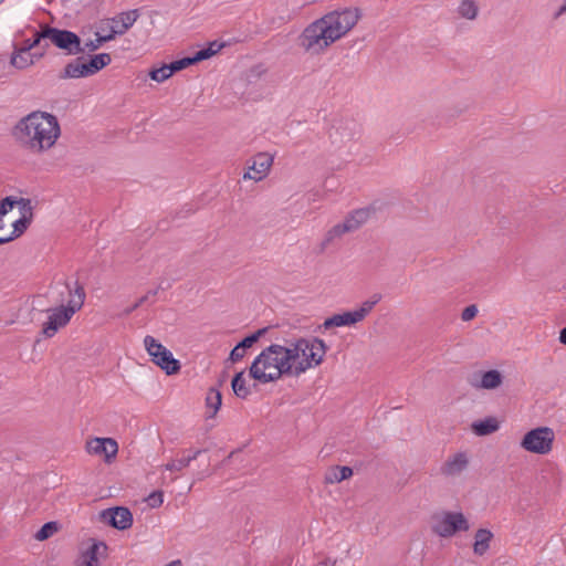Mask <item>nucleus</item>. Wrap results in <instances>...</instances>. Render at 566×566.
Here are the masks:
<instances>
[{
  "label": "nucleus",
  "instance_id": "1",
  "mask_svg": "<svg viewBox=\"0 0 566 566\" xmlns=\"http://www.w3.org/2000/svg\"><path fill=\"white\" fill-rule=\"evenodd\" d=\"M12 135L23 148L41 154L55 145L61 135V128L56 116L34 111L14 125Z\"/></svg>",
  "mask_w": 566,
  "mask_h": 566
},
{
  "label": "nucleus",
  "instance_id": "2",
  "mask_svg": "<svg viewBox=\"0 0 566 566\" xmlns=\"http://www.w3.org/2000/svg\"><path fill=\"white\" fill-rule=\"evenodd\" d=\"M302 364L286 365L282 355L281 344L265 347L252 361L249 376L261 384L279 380L283 376L298 377L304 374Z\"/></svg>",
  "mask_w": 566,
  "mask_h": 566
},
{
  "label": "nucleus",
  "instance_id": "3",
  "mask_svg": "<svg viewBox=\"0 0 566 566\" xmlns=\"http://www.w3.org/2000/svg\"><path fill=\"white\" fill-rule=\"evenodd\" d=\"M85 296L83 285L78 281H75V291L72 295V300H67L66 305L40 308L41 312L49 313L48 321L43 324L41 334L46 338H51L60 328L66 326L73 315L84 305Z\"/></svg>",
  "mask_w": 566,
  "mask_h": 566
},
{
  "label": "nucleus",
  "instance_id": "4",
  "mask_svg": "<svg viewBox=\"0 0 566 566\" xmlns=\"http://www.w3.org/2000/svg\"><path fill=\"white\" fill-rule=\"evenodd\" d=\"M377 208L370 205L349 212L343 222L332 227L322 241V250L326 249L336 239L342 238L346 233L355 232L360 229L371 217L376 214Z\"/></svg>",
  "mask_w": 566,
  "mask_h": 566
},
{
  "label": "nucleus",
  "instance_id": "5",
  "mask_svg": "<svg viewBox=\"0 0 566 566\" xmlns=\"http://www.w3.org/2000/svg\"><path fill=\"white\" fill-rule=\"evenodd\" d=\"M111 63L112 56L108 53L90 55L87 60L84 56H77L64 66L59 77L61 80L88 77Z\"/></svg>",
  "mask_w": 566,
  "mask_h": 566
},
{
  "label": "nucleus",
  "instance_id": "6",
  "mask_svg": "<svg viewBox=\"0 0 566 566\" xmlns=\"http://www.w3.org/2000/svg\"><path fill=\"white\" fill-rule=\"evenodd\" d=\"M360 15L361 13L358 8H344L331 11L319 19L328 31L327 33L336 42L357 24Z\"/></svg>",
  "mask_w": 566,
  "mask_h": 566
},
{
  "label": "nucleus",
  "instance_id": "7",
  "mask_svg": "<svg viewBox=\"0 0 566 566\" xmlns=\"http://www.w3.org/2000/svg\"><path fill=\"white\" fill-rule=\"evenodd\" d=\"M430 528L433 534L449 538L458 532H467L470 524L461 512L441 511L431 516Z\"/></svg>",
  "mask_w": 566,
  "mask_h": 566
},
{
  "label": "nucleus",
  "instance_id": "8",
  "mask_svg": "<svg viewBox=\"0 0 566 566\" xmlns=\"http://www.w3.org/2000/svg\"><path fill=\"white\" fill-rule=\"evenodd\" d=\"M324 23L317 19L310 23L297 38V44L305 52L319 54L334 43Z\"/></svg>",
  "mask_w": 566,
  "mask_h": 566
},
{
  "label": "nucleus",
  "instance_id": "9",
  "mask_svg": "<svg viewBox=\"0 0 566 566\" xmlns=\"http://www.w3.org/2000/svg\"><path fill=\"white\" fill-rule=\"evenodd\" d=\"M42 38H48L50 43L62 50L67 55L85 53V48L84 44L82 45L80 35L70 30L57 29L45 24Z\"/></svg>",
  "mask_w": 566,
  "mask_h": 566
},
{
  "label": "nucleus",
  "instance_id": "10",
  "mask_svg": "<svg viewBox=\"0 0 566 566\" xmlns=\"http://www.w3.org/2000/svg\"><path fill=\"white\" fill-rule=\"evenodd\" d=\"M144 345L151 357V361L160 367L167 375H175L180 370V363L174 358L171 352L150 335L144 338Z\"/></svg>",
  "mask_w": 566,
  "mask_h": 566
},
{
  "label": "nucleus",
  "instance_id": "11",
  "mask_svg": "<svg viewBox=\"0 0 566 566\" xmlns=\"http://www.w3.org/2000/svg\"><path fill=\"white\" fill-rule=\"evenodd\" d=\"M555 433L548 427L530 430L522 439L521 447L532 453L547 454L553 449Z\"/></svg>",
  "mask_w": 566,
  "mask_h": 566
},
{
  "label": "nucleus",
  "instance_id": "12",
  "mask_svg": "<svg viewBox=\"0 0 566 566\" xmlns=\"http://www.w3.org/2000/svg\"><path fill=\"white\" fill-rule=\"evenodd\" d=\"M308 348L301 352V359L296 364L306 365L304 373L311 368L321 365L328 349L325 342L318 337L307 338Z\"/></svg>",
  "mask_w": 566,
  "mask_h": 566
},
{
  "label": "nucleus",
  "instance_id": "13",
  "mask_svg": "<svg viewBox=\"0 0 566 566\" xmlns=\"http://www.w3.org/2000/svg\"><path fill=\"white\" fill-rule=\"evenodd\" d=\"M99 520L119 531L128 530L133 525V514L129 509L125 506H114L103 510L99 513Z\"/></svg>",
  "mask_w": 566,
  "mask_h": 566
},
{
  "label": "nucleus",
  "instance_id": "14",
  "mask_svg": "<svg viewBox=\"0 0 566 566\" xmlns=\"http://www.w3.org/2000/svg\"><path fill=\"white\" fill-rule=\"evenodd\" d=\"M273 164V157L266 153H259L252 158V164L248 166V171L243 175V179H252L260 181L264 179Z\"/></svg>",
  "mask_w": 566,
  "mask_h": 566
},
{
  "label": "nucleus",
  "instance_id": "15",
  "mask_svg": "<svg viewBox=\"0 0 566 566\" xmlns=\"http://www.w3.org/2000/svg\"><path fill=\"white\" fill-rule=\"evenodd\" d=\"M86 450L93 454H104L106 462H111L118 452V444L113 438H94L86 442Z\"/></svg>",
  "mask_w": 566,
  "mask_h": 566
},
{
  "label": "nucleus",
  "instance_id": "16",
  "mask_svg": "<svg viewBox=\"0 0 566 566\" xmlns=\"http://www.w3.org/2000/svg\"><path fill=\"white\" fill-rule=\"evenodd\" d=\"M138 17V10L134 9L126 12H120L116 17L109 19L107 24L109 25V30L114 38L116 35L126 33V31L136 22Z\"/></svg>",
  "mask_w": 566,
  "mask_h": 566
},
{
  "label": "nucleus",
  "instance_id": "17",
  "mask_svg": "<svg viewBox=\"0 0 566 566\" xmlns=\"http://www.w3.org/2000/svg\"><path fill=\"white\" fill-rule=\"evenodd\" d=\"M304 348H308L305 337L285 339V345H282V355L286 365H295L301 359V352H304Z\"/></svg>",
  "mask_w": 566,
  "mask_h": 566
},
{
  "label": "nucleus",
  "instance_id": "18",
  "mask_svg": "<svg viewBox=\"0 0 566 566\" xmlns=\"http://www.w3.org/2000/svg\"><path fill=\"white\" fill-rule=\"evenodd\" d=\"M469 467V458L465 452H458L449 457L440 468V473L444 476H457Z\"/></svg>",
  "mask_w": 566,
  "mask_h": 566
},
{
  "label": "nucleus",
  "instance_id": "19",
  "mask_svg": "<svg viewBox=\"0 0 566 566\" xmlns=\"http://www.w3.org/2000/svg\"><path fill=\"white\" fill-rule=\"evenodd\" d=\"M268 331L269 327H263L252 333L251 335L244 337L230 352L229 360H231L232 363L241 360L245 355V349L252 347L253 344H255Z\"/></svg>",
  "mask_w": 566,
  "mask_h": 566
},
{
  "label": "nucleus",
  "instance_id": "20",
  "mask_svg": "<svg viewBox=\"0 0 566 566\" xmlns=\"http://www.w3.org/2000/svg\"><path fill=\"white\" fill-rule=\"evenodd\" d=\"M335 135L339 142H350L359 137L360 125L354 119H344L335 127Z\"/></svg>",
  "mask_w": 566,
  "mask_h": 566
},
{
  "label": "nucleus",
  "instance_id": "21",
  "mask_svg": "<svg viewBox=\"0 0 566 566\" xmlns=\"http://www.w3.org/2000/svg\"><path fill=\"white\" fill-rule=\"evenodd\" d=\"M107 551V546L103 542H93V544L83 552L80 566H99L98 558Z\"/></svg>",
  "mask_w": 566,
  "mask_h": 566
},
{
  "label": "nucleus",
  "instance_id": "22",
  "mask_svg": "<svg viewBox=\"0 0 566 566\" xmlns=\"http://www.w3.org/2000/svg\"><path fill=\"white\" fill-rule=\"evenodd\" d=\"M503 382V376L502 374L496 370H488L482 374L480 382L470 381V384L475 388H482V389H495L500 387Z\"/></svg>",
  "mask_w": 566,
  "mask_h": 566
},
{
  "label": "nucleus",
  "instance_id": "23",
  "mask_svg": "<svg viewBox=\"0 0 566 566\" xmlns=\"http://www.w3.org/2000/svg\"><path fill=\"white\" fill-rule=\"evenodd\" d=\"M359 323L358 317L354 311L344 312L342 314H334L325 319L323 326L328 329L331 327L350 326Z\"/></svg>",
  "mask_w": 566,
  "mask_h": 566
},
{
  "label": "nucleus",
  "instance_id": "24",
  "mask_svg": "<svg viewBox=\"0 0 566 566\" xmlns=\"http://www.w3.org/2000/svg\"><path fill=\"white\" fill-rule=\"evenodd\" d=\"M493 538V533L486 528H479L474 535L473 552L475 555H484L489 548L490 543Z\"/></svg>",
  "mask_w": 566,
  "mask_h": 566
},
{
  "label": "nucleus",
  "instance_id": "25",
  "mask_svg": "<svg viewBox=\"0 0 566 566\" xmlns=\"http://www.w3.org/2000/svg\"><path fill=\"white\" fill-rule=\"evenodd\" d=\"M500 428V423L495 417H486L485 419L474 421L471 424L472 431L479 436L484 437L489 436Z\"/></svg>",
  "mask_w": 566,
  "mask_h": 566
},
{
  "label": "nucleus",
  "instance_id": "26",
  "mask_svg": "<svg viewBox=\"0 0 566 566\" xmlns=\"http://www.w3.org/2000/svg\"><path fill=\"white\" fill-rule=\"evenodd\" d=\"M75 291V284L72 286L69 282H64L62 284H57L51 289L52 293V303L56 306L64 305L65 297L69 296V300H72V295Z\"/></svg>",
  "mask_w": 566,
  "mask_h": 566
},
{
  "label": "nucleus",
  "instance_id": "27",
  "mask_svg": "<svg viewBox=\"0 0 566 566\" xmlns=\"http://www.w3.org/2000/svg\"><path fill=\"white\" fill-rule=\"evenodd\" d=\"M353 475L350 467H332L325 474L324 481L326 484L339 483Z\"/></svg>",
  "mask_w": 566,
  "mask_h": 566
},
{
  "label": "nucleus",
  "instance_id": "28",
  "mask_svg": "<svg viewBox=\"0 0 566 566\" xmlns=\"http://www.w3.org/2000/svg\"><path fill=\"white\" fill-rule=\"evenodd\" d=\"M14 50L10 59V64L18 69V70H24L29 66H31L34 63V60L32 59V54L30 52H22L20 51V48H18L15 44L13 45Z\"/></svg>",
  "mask_w": 566,
  "mask_h": 566
},
{
  "label": "nucleus",
  "instance_id": "29",
  "mask_svg": "<svg viewBox=\"0 0 566 566\" xmlns=\"http://www.w3.org/2000/svg\"><path fill=\"white\" fill-rule=\"evenodd\" d=\"M31 222H32V219H29L25 217H20L18 220H15L13 222L12 232L7 237H0V244L8 243V242L19 238L29 228Z\"/></svg>",
  "mask_w": 566,
  "mask_h": 566
},
{
  "label": "nucleus",
  "instance_id": "30",
  "mask_svg": "<svg viewBox=\"0 0 566 566\" xmlns=\"http://www.w3.org/2000/svg\"><path fill=\"white\" fill-rule=\"evenodd\" d=\"M221 403L222 395L220 390L216 387L210 388L206 396V407L211 409V412L207 416V418H213L220 409Z\"/></svg>",
  "mask_w": 566,
  "mask_h": 566
},
{
  "label": "nucleus",
  "instance_id": "31",
  "mask_svg": "<svg viewBox=\"0 0 566 566\" xmlns=\"http://www.w3.org/2000/svg\"><path fill=\"white\" fill-rule=\"evenodd\" d=\"M231 387L234 395L240 399H245L251 394L250 388L245 384L244 371L237 373L232 380Z\"/></svg>",
  "mask_w": 566,
  "mask_h": 566
},
{
  "label": "nucleus",
  "instance_id": "32",
  "mask_svg": "<svg viewBox=\"0 0 566 566\" xmlns=\"http://www.w3.org/2000/svg\"><path fill=\"white\" fill-rule=\"evenodd\" d=\"M457 12L463 19L474 20L479 14V6L474 0H462Z\"/></svg>",
  "mask_w": 566,
  "mask_h": 566
},
{
  "label": "nucleus",
  "instance_id": "33",
  "mask_svg": "<svg viewBox=\"0 0 566 566\" xmlns=\"http://www.w3.org/2000/svg\"><path fill=\"white\" fill-rule=\"evenodd\" d=\"M44 33V25L41 27L40 31L34 33V36L32 40H25L23 43V46L20 48V51L22 52H30L32 49L36 46H42L43 50H46L49 48L48 38H42V34Z\"/></svg>",
  "mask_w": 566,
  "mask_h": 566
},
{
  "label": "nucleus",
  "instance_id": "34",
  "mask_svg": "<svg viewBox=\"0 0 566 566\" xmlns=\"http://www.w3.org/2000/svg\"><path fill=\"white\" fill-rule=\"evenodd\" d=\"M380 300L381 294L375 293L370 298L363 302L360 307L354 311L356 316L358 317V321H364L365 317L373 311L375 305L380 302Z\"/></svg>",
  "mask_w": 566,
  "mask_h": 566
},
{
  "label": "nucleus",
  "instance_id": "35",
  "mask_svg": "<svg viewBox=\"0 0 566 566\" xmlns=\"http://www.w3.org/2000/svg\"><path fill=\"white\" fill-rule=\"evenodd\" d=\"M95 35V40H87L84 42L85 52H94L104 43L115 39L111 31L108 34H101L99 32H96Z\"/></svg>",
  "mask_w": 566,
  "mask_h": 566
},
{
  "label": "nucleus",
  "instance_id": "36",
  "mask_svg": "<svg viewBox=\"0 0 566 566\" xmlns=\"http://www.w3.org/2000/svg\"><path fill=\"white\" fill-rule=\"evenodd\" d=\"M174 74L169 64H164L158 69H154L149 72V76L153 81L161 83L168 80Z\"/></svg>",
  "mask_w": 566,
  "mask_h": 566
},
{
  "label": "nucleus",
  "instance_id": "37",
  "mask_svg": "<svg viewBox=\"0 0 566 566\" xmlns=\"http://www.w3.org/2000/svg\"><path fill=\"white\" fill-rule=\"evenodd\" d=\"M57 530L59 525L56 522H48L36 532L35 538L38 541H45L54 535Z\"/></svg>",
  "mask_w": 566,
  "mask_h": 566
},
{
  "label": "nucleus",
  "instance_id": "38",
  "mask_svg": "<svg viewBox=\"0 0 566 566\" xmlns=\"http://www.w3.org/2000/svg\"><path fill=\"white\" fill-rule=\"evenodd\" d=\"M15 206H19L21 217L33 219V206L32 201L28 198L15 199Z\"/></svg>",
  "mask_w": 566,
  "mask_h": 566
},
{
  "label": "nucleus",
  "instance_id": "39",
  "mask_svg": "<svg viewBox=\"0 0 566 566\" xmlns=\"http://www.w3.org/2000/svg\"><path fill=\"white\" fill-rule=\"evenodd\" d=\"M195 64L192 56H186L180 60L171 62L169 65L172 72L181 71L190 65Z\"/></svg>",
  "mask_w": 566,
  "mask_h": 566
},
{
  "label": "nucleus",
  "instance_id": "40",
  "mask_svg": "<svg viewBox=\"0 0 566 566\" xmlns=\"http://www.w3.org/2000/svg\"><path fill=\"white\" fill-rule=\"evenodd\" d=\"M190 464V459H178L168 462L165 469L168 471H181Z\"/></svg>",
  "mask_w": 566,
  "mask_h": 566
},
{
  "label": "nucleus",
  "instance_id": "41",
  "mask_svg": "<svg viewBox=\"0 0 566 566\" xmlns=\"http://www.w3.org/2000/svg\"><path fill=\"white\" fill-rule=\"evenodd\" d=\"M147 503L150 507H159L164 502V493L160 490L151 492L147 497Z\"/></svg>",
  "mask_w": 566,
  "mask_h": 566
},
{
  "label": "nucleus",
  "instance_id": "42",
  "mask_svg": "<svg viewBox=\"0 0 566 566\" xmlns=\"http://www.w3.org/2000/svg\"><path fill=\"white\" fill-rule=\"evenodd\" d=\"M157 293H158V289L149 291L146 295L140 297L136 303H134L132 306L127 307L124 311V315H129L130 313L136 311L143 303H145L149 298V296H155V295H157Z\"/></svg>",
  "mask_w": 566,
  "mask_h": 566
},
{
  "label": "nucleus",
  "instance_id": "43",
  "mask_svg": "<svg viewBox=\"0 0 566 566\" xmlns=\"http://www.w3.org/2000/svg\"><path fill=\"white\" fill-rule=\"evenodd\" d=\"M478 314V307L476 305L472 304V305H469L467 306L462 313H461V319L463 322H469L471 319H473Z\"/></svg>",
  "mask_w": 566,
  "mask_h": 566
},
{
  "label": "nucleus",
  "instance_id": "44",
  "mask_svg": "<svg viewBox=\"0 0 566 566\" xmlns=\"http://www.w3.org/2000/svg\"><path fill=\"white\" fill-rule=\"evenodd\" d=\"M211 56H212V50L208 49V48H205V49H201V50L197 51L195 53V55H192V59H193L195 63H198V62L207 60V59H209Z\"/></svg>",
  "mask_w": 566,
  "mask_h": 566
},
{
  "label": "nucleus",
  "instance_id": "45",
  "mask_svg": "<svg viewBox=\"0 0 566 566\" xmlns=\"http://www.w3.org/2000/svg\"><path fill=\"white\" fill-rule=\"evenodd\" d=\"M224 46L223 43H218L217 41H213L209 44L208 49L212 50V55L218 53L222 48Z\"/></svg>",
  "mask_w": 566,
  "mask_h": 566
},
{
  "label": "nucleus",
  "instance_id": "46",
  "mask_svg": "<svg viewBox=\"0 0 566 566\" xmlns=\"http://www.w3.org/2000/svg\"><path fill=\"white\" fill-rule=\"evenodd\" d=\"M559 343L566 346V326L559 332Z\"/></svg>",
  "mask_w": 566,
  "mask_h": 566
},
{
  "label": "nucleus",
  "instance_id": "47",
  "mask_svg": "<svg viewBox=\"0 0 566 566\" xmlns=\"http://www.w3.org/2000/svg\"><path fill=\"white\" fill-rule=\"evenodd\" d=\"M566 12V0L565 2L560 6V8L558 9V11L555 13V18H558L560 17L563 13Z\"/></svg>",
  "mask_w": 566,
  "mask_h": 566
},
{
  "label": "nucleus",
  "instance_id": "48",
  "mask_svg": "<svg viewBox=\"0 0 566 566\" xmlns=\"http://www.w3.org/2000/svg\"><path fill=\"white\" fill-rule=\"evenodd\" d=\"M200 453H201V450H196V451H193V453H191V455L187 457L186 459H190V462H191V461L196 460Z\"/></svg>",
  "mask_w": 566,
  "mask_h": 566
},
{
  "label": "nucleus",
  "instance_id": "49",
  "mask_svg": "<svg viewBox=\"0 0 566 566\" xmlns=\"http://www.w3.org/2000/svg\"><path fill=\"white\" fill-rule=\"evenodd\" d=\"M44 52H45V50H43V52H41V53H31L32 54V59L33 60L34 59H36V60L41 59L44 55Z\"/></svg>",
  "mask_w": 566,
  "mask_h": 566
},
{
  "label": "nucleus",
  "instance_id": "50",
  "mask_svg": "<svg viewBox=\"0 0 566 566\" xmlns=\"http://www.w3.org/2000/svg\"><path fill=\"white\" fill-rule=\"evenodd\" d=\"M180 565H181L180 560H174L166 566H180Z\"/></svg>",
  "mask_w": 566,
  "mask_h": 566
},
{
  "label": "nucleus",
  "instance_id": "51",
  "mask_svg": "<svg viewBox=\"0 0 566 566\" xmlns=\"http://www.w3.org/2000/svg\"><path fill=\"white\" fill-rule=\"evenodd\" d=\"M35 302L38 303V306H39V307H41V304H40V303H41V296H38V297L33 301V303H35Z\"/></svg>",
  "mask_w": 566,
  "mask_h": 566
},
{
  "label": "nucleus",
  "instance_id": "52",
  "mask_svg": "<svg viewBox=\"0 0 566 566\" xmlns=\"http://www.w3.org/2000/svg\"><path fill=\"white\" fill-rule=\"evenodd\" d=\"M3 0H0V3L2 2Z\"/></svg>",
  "mask_w": 566,
  "mask_h": 566
}]
</instances>
